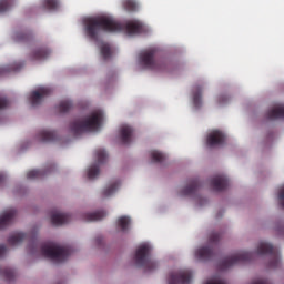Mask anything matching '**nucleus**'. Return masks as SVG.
<instances>
[{"label":"nucleus","mask_w":284,"mask_h":284,"mask_svg":"<svg viewBox=\"0 0 284 284\" xmlns=\"http://www.w3.org/2000/svg\"><path fill=\"white\" fill-rule=\"evenodd\" d=\"M87 34L97 40L101 31L104 32H120L125 30L128 34H140L146 31L144 24L138 20L128 21L124 26L116 22L111 17L101 16L89 18L84 21Z\"/></svg>","instance_id":"nucleus-1"},{"label":"nucleus","mask_w":284,"mask_h":284,"mask_svg":"<svg viewBox=\"0 0 284 284\" xmlns=\"http://www.w3.org/2000/svg\"><path fill=\"white\" fill-rule=\"evenodd\" d=\"M28 247L31 254L37 253L40 248L41 254L44 257H48L55 263H61L65 261L68 256L72 253L71 248L59 246L53 243H44L40 245L36 239H33L32 242L29 243Z\"/></svg>","instance_id":"nucleus-2"},{"label":"nucleus","mask_w":284,"mask_h":284,"mask_svg":"<svg viewBox=\"0 0 284 284\" xmlns=\"http://www.w3.org/2000/svg\"><path fill=\"white\" fill-rule=\"evenodd\" d=\"M103 114L101 112H94L84 120H75L70 124L71 132L78 136L84 132H95L100 129Z\"/></svg>","instance_id":"nucleus-3"},{"label":"nucleus","mask_w":284,"mask_h":284,"mask_svg":"<svg viewBox=\"0 0 284 284\" xmlns=\"http://www.w3.org/2000/svg\"><path fill=\"white\" fill-rule=\"evenodd\" d=\"M151 251L150 245L143 244L136 250L134 256L135 264L144 267L148 272H152L159 266L158 262L151 258Z\"/></svg>","instance_id":"nucleus-4"},{"label":"nucleus","mask_w":284,"mask_h":284,"mask_svg":"<svg viewBox=\"0 0 284 284\" xmlns=\"http://www.w3.org/2000/svg\"><path fill=\"white\" fill-rule=\"evenodd\" d=\"M156 54L155 49H149L141 53L140 61L144 68L154 70V71H166L169 69V62L165 60H154Z\"/></svg>","instance_id":"nucleus-5"},{"label":"nucleus","mask_w":284,"mask_h":284,"mask_svg":"<svg viewBox=\"0 0 284 284\" xmlns=\"http://www.w3.org/2000/svg\"><path fill=\"white\" fill-rule=\"evenodd\" d=\"M221 239H222V234L216 233V232L211 233L210 239H209V246L199 248L195 252L196 258H199L200 261L212 260L215 256L213 246L217 245L219 242L221 241Z\"/></svg>","instance_id":"nucleus-6"},{"label":"nucleus","mask_w":284,"mask_h":284,"mask_svg":"<svg viewBox=\"0 0 284 284\" xmlns=\"http://www.w3.org/2000/svg\"><path fill=\"white\" fill-rule=\"evenodd\" d=\"M252 258H253V253L242 251V252L233 254L232 256H229V257L224 258L220 263V268L221 270H226V268H230L233 265H236L239 263L248 262Z\"/></svg>","instance_id":"nucleus-7"},{"label":"nucleus","mask_w":284,"mask_h":284,"mask_svg":"<svg viewBox=\"0 0 284 284\" xmlns=\"http://www.w3.org/2000/svg\"><path fill=\"white\" fill-rule=\"evenodd\" d=\"M257 253L260 255H270L271 262L270 266L275 268L280 265V253L277 248H275L273 245L262 241L257 247Z\"/></svg>","instance_id":"nucleus-8"},{"label":"nucleus","mask_w":284,"mask_h":284,"mask_svg":"<svg viewBox=\"0 0 284 284\" xmlns=\"http://www.w3.org/2000/svg\"><path fill=\"white\" fill-rule=\"evenodd\" d=\"M95 156H97V161L98 163L92 165L89 170H88V178L90 180L95 179L99 174H100V165L105 163L108 160V154L104 150L99 149L95 151Z\"/></svg>","instance_id":"nucleus-9"},{"label":"nucleus","mask_w":284,"mask_h":284,"mask_svg":"<svg viewBox=\"0 0 284 284\" xmlns=\"http://www.w3.org/2000/svg\"><path fill=\"white\" fill-rule=\"evenodd\" d=\"M193 274L189 270L172 272L169 276V284H190Z\"/></svg>","instance_id":"nucleus-10"},{"label":"nucleus","mask_w":284,"mask_h":284,"mask_svg":"<svg viewBox=\"0 0 284 284\" xmlns=\"http://www.w3.org/2000/svg\"><path fill=\"white\" fill-rule=\"evenodd\" d=\"M51 93L48 88H41L38 91H33L29 98L30 103L33 108L41 104L42 100Z\"/></svg>","instance_id":"nucleus-11"},{"label":"nucleus","mask_w":284,"mask_h":284,"mask_svg":"<svg viewBox=\"0 0 284 284\" xmlns=\"http://www.w3.org/2000/svg\"><path fill=\"white\" fill-rule=\"evenodd\" d=\"M226 136L221 131H213L209 134L206 143L210 148H215L223 145L225 143Z\"/></svg>","instance_id":"nucleus-12"},{"label":"nucleus","mask_w":284,"mask_h":284,"mask_svg":"<svg viewBox=\"0 0 284 284\" xmlns=\"http://www.w3.org/2000/svg\"><path fill=\"white\" fill-rule=\"evenodd\" d=\"M212 187L217 191H224L229 186V180L224 175H216L211 180Z\"/></svg>","instance_id":"nucleus-13"},{"label":"nucleus","mask_w":284,"mask_h":284,"mask_svg":"<svg viewBox=\"0 0 284 284\" xmlns=\"http://www.w3.org/2000/svg\"><path fill=\"white\" fill-rule=\"evenodd\" d=\"M17 215V211L14 209L7 210L2 216H0V230H3L8 225H10Z\"/></svg>","instance_id":"nucleus-14"},{"label":"nucleus","mask_w":284,"mask_h":284,"mask_svg":"<svg viewBox=\"0 0 284 284\" xmlns=\"http://www.w3.org/2000/svg\"><path fill=\"white\" fill-rule=\"evenodd\" d=\"M133 136V129L128 126V125H123L120 129V140L122 142V144L124 145H129L131 143Z\"/></svg>","instance_id":"nucleus-15"},{"label":"nucleus","mask_w":284,"mask_h":284,"mask_svg":"<svg viewBox=\"0 0 284 284\" xmlns=\"http://www.w3.org/2000/svg\"><path fill=\"white\" fill-rule=\"evenodd\" d=\"M7 247L4 245H0V257L6 253ZM0 275L3 276L7 281H12L16 276V273L11 268H0Z\"/></svg>","instance_id":"nucleus-16"},{"label":"nucleus","mask_w":284,"mask_h":284,"mask_svg":"<svg viewBox=\"0 0 284 284\" xmlns=\"http://www.w3.org/2000/svg\"><path fill=\"white\" fill-rule=\"evenodd\" d=\"M71 220V216L69 214L65 213H53L51 215V222L53 225H62V224H67L69 223Z\"/></svg>","instance_id":"nucleus-17"},{"label":"nucleus","mask_w":284,"mask_h":284,"mask_svg":"<svg viewBox=\"0 0 284 284\" xmlns=\"http://www.w3.org/2000/svg\"><path fill=\"white\" fill-rule=\"evenodd\" d=\"M51 51L47 48H40L32 52L31 59L36 61L44 60L50 55Z\"/></svg>","instance_id":"nucleus-18"},{"label":"nucleus","mask_w":284,"mask_h":284,"mask_svg":"<svg viewBox=\"0 0 284 284\" xmlns=\"http://www.w3.org/2000/svg\"><path fill=\"white\" fill-rule=\"evenodd\" d=\"M200 186V183L196 179L192 180L186 187H184L181 192L182 195L189 196L193 195Z\"/></svg>","instance_id":"nucleus-19"},{"label":"nucleus","mask_w":284,"mask_h":284,"mask_svg":"<svg viewBox=\"0 0 284 284\" xmlns=\"http://www.w3.org/2000/svg\"><path fill=\"white\" fill-rule=\"evenodd\" d=\"M38 138L42 142H53L57 140L55 132L53 131H48V130H42L39 132Z\"/></svg>","instance_id":"nucleus-20"},{"label":"nucleus","mask_w":284,"mask_h":284,"mask_svg":"<svg viewBox=\"0 0 284 284\" xmlns=\"http://www.w3.org/2000/svg\"><path fill=\"white\" fill-rule=\"evenodd\" d=\"M105 216H106V213L104 211H98V212L84 214L83 220L87 222L100 221Z\"/></svg>","instance_id":"nucleus-21"},{"label":"nucleus","mask_w":284,"mask_h":284,"mask_svg":"<svg viewBox=\"0 0 284 284\" xmlns=\"http://www.w3.org/2000/svg\"><path fill=\"white\" fill-rule=\"evenodd\" d=\"M121 183L120 181H114L112 183H110V185H108L103 191H102V195L104 197H109L112 194H114L116 192V190L120 187Z\"/></svg>","instance_id":"nucleus-22"},{"label":"nucleus","mask_w":284,"mask_h":284,"mask_svg":"<svg viewBox=\"0 0 284 284\" xmlns=\"http://www.w3.org/2000/svg\"><path fill=\"white\" fill-rule=\"evenodd\" d=\"M28 235L24 233H14L8 239V243L12 246L19 245L23 240H27Z\"/></svg>","instance_id":"nucleus-23"},{"label":"nucleus","mask_w":284,"mask_h":284,"mask_svg":"<svg viewBox=\"0 0 284 284\" xmlns=\"http://www.w3.org/2000/svg\"><path fill=\"white\" fill-rule=\"evenodd\" d=\"M267 118L270 120L284 119V106L272 109L271 111H268Z\"/></svg>","instance_id":"nucleus-24"},{"label":"nucleus","mask_w":284,"mask_h":284,"mask_svg":"<svg viewBox=\"0 0 284 284\" xmlns=\"http://www.w3.org/2000/svg\"><path fill=\"white\" fill-rule=\"evenodd\" d=\"M32 39V34L29 31L26 32H17L14 34L16 42H30Z\"/></svg>","instance_id":"nucleus-25"},{"label":"nucleus","mask_w":284,"mask_h":284,"mask_svg":"<svg viewBox=\"0 0 284 284\" xmlns=\"http://www.w3.org/2000/svg\"><path fill=\"white\" fill-rule=\"evenodd\" d=\"M23 67L22 63H13L11 65L0 68V74H4L7 72H17Z\"/></svg>","instance_id":"nucleus-26"},{"label":"nucleus","mask_w":284,"mask_h":284,"mask_svg":"<svg viewBox=\"0 0 284 284\" xmlns=\"http://www.w3.org/2000/svg\"><path fill=\"white\" fill-rule=\"evenodd\" d=\"M43 8L54 11L59 8V0H43Z\"/></svg>","instance_id":"nucleus-27"},{"label":"nucleus","mask_w":284,"mask_h":284,"mask_svg":"<svg viewBox=\"0 0 284 284\" xmlns=\"http://www.w3.org/2000/svg\"><path fill=\"white\" fill-rule=\"evenodd\" d=\"M72 108H73L72 102L69 101V100H65V101L60 102V104H59V106H58V110H59L60 113H67V112H69Z\"/></svg>","instance_id":"nucleus-28"},{"label":"nucleus","mask_w":284,"mask_h":284,"mask_svg":"<svg viewBox=\"0 0 284 284\" xmlns=\"http://www.w3.org/2000/svg\"><path fill=\"white\" fill-rule=\"evenodd\" d=\"M48 172H49V170H47V171L31 170L27 173V178L28 179H40V178L44 176Z\"/></svg>","instance_id":"nucleus-29"},{"label":"nucleus","mask_w":284,"mask_h":284,"mask_svg":"<svg viewBox=\"0 0 284 284\" xmlns=\"http://www.w3.org/2000/svg\"><path fill=\"white\" fill-rule=\"evenodd\" d=\"M131 223V219L129 216H121L118 219V225L121 227L123 232H125Z\"/></svg>","instance_id":"nucleus-30"},{"label":"nucleus","mask_w":284,"mask_h":284,"mask_svg":"<svg viewBox=\"0 0 284 284\" xmlns=\"http://www.w3.org/2000/svg\"><path fill=\"white\" fill-rule=\"evenodd\" d=\"M123 7L129 12H135L138 10V4L134 0H124Z\"/></svg>","instance_id":"nucleus-31"},{"label":"nucleus","mask_w":284,"mask_h":284,"mask_svg":"<svg viewBox=\"0 0 284 284\" xmlns=\"http://www.w3.org/2000/svg\"><path fill=\"white\" fill-rule=\"evenodd\" d=\"M13 6V0H0V13L8 11Z\"/></svg>","instance_id":"nucleus-32"},{"label":"nucleus","mask_w":284,"mask_h":284,"mask_svg":"<svg viewBox=\"0 0 284 284\" xmlns=\"http://www.w3.org/2000/svg\"><path fill=\"white\" fill-rule=\"evenodd\" d=\"M151 159H152L153 162L160 163L165 159V156L161 152L152 151L151 152Z\"/></svg>","instance_id":"nucleus-33"},{"label":"nucleus","mask_w":284,"mask_h":284,"mask_svg":"<svg viewBox=\"0 0 284 284\" xmlns=\"http://www.w3.org/2000/svg\"><path fill=\"white\" fill-rule=\"evenodd\" d=\"M193 103H194L196 109L201 108V105H202V94H201L200 91L194 93V95H193Z\"/></svg>","instance_id":"nucleus-34"},{"label":"nucleus","mask_w":284,"mask_h":284,"mask_svg":"<svg viewBox=\"0 0 284 284\" xmlns=\"http://www.w3.org/2000/svg\"><path fill=\"white\" fill-rule=\"evenodd\" d=\"M101 54H102L104 60H106L111 57V49L108 44H103L101 47Z\"/></svg>","instance_id":"nucleus-35"},{"label":"nucleus","mask_w":284,"mask_h":284,"mask_svg":"<svg viewBox=\"0 0 284 284\" xmlns=\"http://www.w3.org/2000/svg\"><path fill=\"white\" fill-rule=\"evenodd\" d=\"M278 200H280L281 206L284 209V186L280 191Z\"/></svg>","instance_id":"nucleus-36"},{"label":"nucleus","mask_w":284,"mask_h":284,"mask_svg":"<svg viewBox=\"0 0 284 284\" xmlns=\"http://www.w3.org/2000/svg\"><path fill=\"white\" fill-rule=\"evenodd\" d=\"M206 284H226L224 280H215V281H209Z\"/></svg>","instance_id":"nucleus-37"},{"label":"nucleus","mask_w":284,"mask_h":284,"mask_svg":"<svg viewBox=\"0 0 284 284\" xmlns=\"http://www.w3.org/2000/svg\"><path fill=\"white\" fill-rule=\"evenodd\" d=\"M9 102L6 99H0V110L7 108Z\"/></svg>","instance_id":"nucleus-38"},{"label":"nucleus","mask_w":284,"mask_h":284,"mask_svg":"<svg viewBox=\"0 0 284 284\" xmlns=\"http://www.w3.org/2000/svg\"><path fill=\"white\" fill-rule=\"evenodd\" d=\"M227 100H229L227 97L222 95V97L220 98V104H222L223 102H226Z\"/></svg>","instance_id":"nucleus-39"},{"label":"nucleus","mask_w":284,"mask_h":284,"mask_svg":"<svg viewBox=\"0 0 284 284\" xmlns=\"http://www.w3.org/2000/svg\"><path fill=\"white\" fill-rule=\"evenodd\" d=\"M253 284H267V282L265 280H260L257 282H254Z\"/></svg>","instance_id":"nucleus-40"},{"label":"nucleus","mask_w":284,"mask_h":284,"mask_svg":"<svg viewBox=\"0 0 284 284\" xmlns=\"http://www.w3.org/2000/svg\"><path fill=\"white\" fill-rule=\"evenodd\" d=\"M3 181H4L3 174H0V183H3Z\"/></svg>","instance_id":"nucleus-41"},{"label":"nucleus","mask_w":284,"mask_h":284,"mask_svg":"<svg viewBox=\"0 0 284 284\" xmlns=\"http://www.w3.org/2000/svg\"><path fill=\"white\" fill-rule=\"evenodd\" d=\"M278 232L284 233V225L277 229Z\"/></svg>","instance_id":"nucleus-42"}]
</instances>
